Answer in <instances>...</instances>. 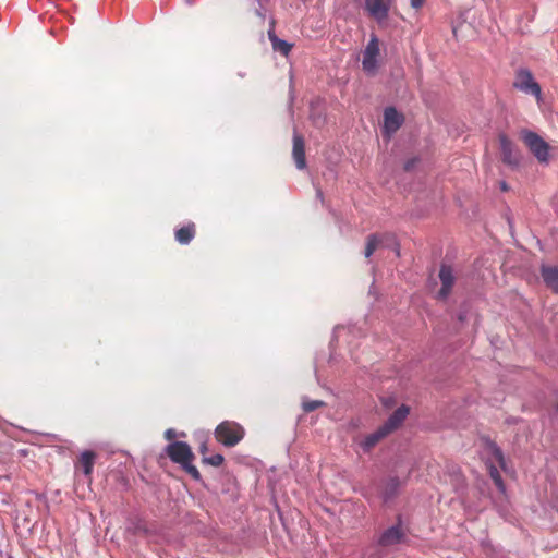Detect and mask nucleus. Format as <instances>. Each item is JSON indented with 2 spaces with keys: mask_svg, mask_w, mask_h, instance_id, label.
<instances>
[{
  "mask_svg": "<svg viewBox=\"0 0 558 558\" xmlns=\"http://www.w3.org/2000/svg\"><path fill=\"white\" fill-rule=\"evenodd\" d=\"M408 414H409L408 407L402 405V407L398 408L395 411V413L389 417L387 423L383 426V428L386 429L387 433H390L391 430L397 428L403 422V420L407 417Z\"/></svg>",
  "mask_w": 558,
  "mask_h": 558,
  "instance_id": "f8f14e48",
  "label": "nucleus"
},
{
  "mask_svg": "<svg viewBox=\"0 0 558 558\" xmlns=\"http://www.w3.org/2000/svg\"><path fill=\"white\" fill-rule=\"evenodd\" d=\"M269 39L272 44L274 50L281 52L283 56H288L291 51L292 45L286 40L279 39L272 33H269Z\"/></svg>",
  "mask_w": 558,
  "mask_h": 558,
  "instance_id": "f3484780",
  "label": "nucleus"
},
{
  "mask_svg": "<svg viewBox=\"0 0 558 558\" xmlns=\"http://www.w3.org/2000/svg\"><path fill=\"white\" fill-rule=\"evenodd\" d=\"M499 143L504 162L511 166H518L521 160V156L513 143L504 135L499 137Z\"/></svg>",
  "mask_w": 558,
  "mask_h": 558,
  "instance_id": "6e6552de",
  "label": "nucleus"
},
{
  "mask_svg": "<svg viewBox=\"0 0 558 558\" xmlns=\"http://www.w3.org/2000/svg\"><path fill=\"white\" fill-rule=\"evenodd\" d=\"M387 430L380 427L375 433L366 436L364 440L361 442V446L364 450H369L373 448L381 438H384L387 435Z\"/></svg>",
  "mask_w": 558,
  "mask_h": 558,
  "instance_id": "4468645a",
  "label": "nucleus"
},
{
  "mask_svg": "<svg viewBox=\"0 0 558 558\" xmlns=\"http://www.w3.org/2000/svg\"><path fill=\"white\" fill-rule=\"evenodd\" d=\"M401 529L399 526H392L383 534L380 542L384 545H392L398 543L401 539Z\"/></svg>",
  "mask_w": 558,
  "mask_h": 558,
  "instance_id": "2eb2a0df",
  "label": "nucleus"
},
{
  "mask_svg": "<svg viewBox=\"0 0 558 558\" xmlns=\"http://www.w3.org/2000/svg\"><path fill=\"white\" fill-rule=\"evenodd\" d=\"M170 459L182 468L195 480L201 478L198 470L192 464L194 454L186 442L175 441L167 447Z\"/></svg>",
  "mask_w": 558,
  "mask_h": 558,
  "instance_id": "f03ea898",
  "label": "nucleus"
},
{
  "mask_svg": "<svg viewBox=\"0 0 558 558\" xmlns=\"http://www.w3.org/2000/svg\"><path fill=\"white\" fill-rule=\"evenodd\" d=\"M204 462H206L210 465H214V466H219L223 462V457L221 454L217 453L211 457L204 458Z\"/></svg>",
  "mask_w": 558,
  "mask_h": 558,
  "instance_id": "aec40b11",
  "label": "nucleus"
},
{
  "mask_svg": "<svg viewBox=\"0 0 558 558\" xmlns=\"http://www.w3.org/2000/svg\"><path fill=\"white\" fill-rule=\"evenodd\" d=\"M95 456L90 451H84L80 457V464L86 475H89L93 471Z\"/></svg>",
  "mask_w": 558,
  "mask_h": 558,
  "instance_id": "a211bd4d",
  "label": "nucleus"
},
{
  "mask_svg": "<svg viewBox=\"0 0 558 558\" xmlns=\"http://www.w3.org/2000/svg\"><path fill=\"white\" fill-rule=\"evenodd\" d=\"M556 508H557V511H558V500H557V502H556Z\"/></svg>",
  "mask_w": 558,
  "mask_h": 558,
  "instance_id": "a878e982",
  "label": "nucleus"
},
{
  "mask_svg": "<svg viewBox=\"0 0 558 558\" xmlns=\"http://www.w3.org/2000/svg\"><path fill=\"white\" fill-rule=\"evenodd\" d=\"M439 279L441 282V288L438 291L437 298L445 300L450 294L454 283V275L451 267L446 265L441 266L439 271Z\"/></svg>",
  "mask_w": 558,
  "mask_h": 558,
  "instance_id": "1a4fd4ad",
  "label": "nucleus"
},
{
  "mask_svg": "<svg viewBox=\"0 0 558 558\" xmlns=\"http://www.w3.org/2000/svg\"><path fill=\"white\" fill-rule=\"evenodd\" d=\"M513 86L520 92L532 95L536 98L537 102L542 101V89L539 84L534 80L533 75L527 70L518 71Z\"/></svg>",
  "mask_w": 558,
  "mask_h": 558,
  "instance_id": "39448f33",
  "label": "nucleus"
},
{
  "mask_svg": "<svg viewBox=\"0 0 558 558\" xmlns=\"http://www.w3.org/2000/svg\"><path fill=\"white\" fill-rule=\"evenodd\" d=\"M380 243L381 240L378 236H369L365 248V257H369Z\"/></svg>",
  "mask_w": 558,
  "mask_h": 558,
  "instance_id": "6ab92c4d",
  "label": "nucleus"
},
{
  "mask_svg": "<svg viewBox=\"0 0 558 558\" xmlns=\"http://www.w3.org/2000/svg\"><path fill=\"white\" fill-rule=\"evenodd\" d=\"M381 44L376 35H371V38L362 52V69L369 75L377 74L381 62Z\"/></svg>",
  "mask_w": 558,
  "mask_h": 558,
  "instance_id": "7ed1b4c3",
  "label": "nucleus"
},
{
  "mask_svg": "<svg viewBox=\"0 0 558 558\" xmlns=\"http://www.w3.org/2000/svg\"><path fill=\"white\" fill-rule=\"evenodd\" d=\"M207 451V447L205 444L201 446V452L204 454Z\"/></svg>",
  "mask_w": 558,
  "mask_h": 558,
  "instance_id": "b1692460",
  "label": "nucleus"
},
{
  "mask_svg": "<svg viewBox=\"0 0 558 558\" xmlns=\"http://www.w3.org/2000/svg\"><path fill=\"white\" fill-rule=\"evenodd\" d=\"M393 0H365V11L367 14L376 20L378 23H383L388 19L390 7Z\"/></svg>",
  "mask_w": 558,
  "mask_h": 558,
  "instance_id": "423d86ee",
  "label": "nucleus"
},
{
  "mask_svg": "<svg viewBox=\"0 0 558 558\" xmlns=\"http://www.w3.org/2000/svg\"><path fill=\"white\" fill-rule=\"evenodd\" d=\"M426 0H411V7L413 9H421Z\"/></svg>",
  "mask_w": 558,
  "mask_h": 558,
  "instance_id": "4be33fe9",
  "label": "nucleus"
},
{
  "mask_svg": "<svg viewBox=\"0 0 558 558\" xmlns=\"http://www.w3.org/2000/svg\"><path fill=\"white\" fill-rule=\"evenodd\" d=\"M215 435L219 442L232 447L243 438L244 430L234 422H222L217 426Z\"/></svg>",
  "mask_w": 558,
  "mask_h": 558,
  "instance_id": "20e7f679",
  "label": "nucleus"
},
{
  "mask_svg": "<svg viewBox=\"0 0 558 558\" xmlns=\"http://www.w3.org/2000/svg\"><path fill=\"white\" fill-rule=\"evenodd\" d=\"M293 159L298 169H304L306 167L305 162V150H304V141L298 134H294L293 137Z\"/></svg>",
  "mask_w": 558,
  "mask_h": 558,
  "instance_id": "9b49d317",
  "label": "nucleus"
},
{
  "mask_svg": "<svg viewBox=\"0 0 558 558\" xmlns=\"http://www.w3.org/2000/svg\"><path fill=\"white\" fill-rule=\"evenodd\" d=\"M521 138L539 163L548 165L550 162L554 147L544 138L535 132L527 130L521 132Z\"/></svg>",
  "mask_w": 558,
  "mask_h": 558,
  "instance_id": "f257e3e1",
  "label": "nucleus"
},
{
  "mask_svg": "<svg viewBox=\"0 0 558 558\" xmlns=\"http://www.w3.org/2000/svg\"><path fill=\"white\" fill-rule=\"evenodd\" d=\"M194 233V225H189L177 230L175 239L181 244H187L193 239Z\"/></svg>",
  "mask_w": 558,
  "mask_h": 558,
  "instance_id": "dca6fc26",
  "label": "nucleus"
},
{
  "mask_svg": "<svg viewBox=\"0 0 558 558\" xmlns=\"http://www.w3.org/2000/svg\"><path fill=\"white\" fill-rule=\"evenodd\" d=\"M403 117L395 108H387L384 113V132L390 136L402 124Z\"/></svg>",
  "mask_w": 558,
  "mask_h": 558,
  "instance_id": "9d476101",
  "label": "nucleus"
},
{
  "mask_svg": "<svg viewBox=\"0 0 558 558\" xmlns=\"http://www.w3.org/2000/svg\"><path fill=\"white\" fill-rule=\"evenodd\" d=\"M322 405H323L322 401H304L303 402V409L306 412L313 411Z\"/></svg>",
  "mask_w": 558,
  "mask_h": 558,
  "instance_id": "412c9836",
  "label": "nucleus"
},
{
  "mask_svg": "<svg viewBox=\"0 0 558 558\" xmlns=\"http://www.w3.org/2000/svg\"><path fill=\"white\" fill-rule=\"evenodd\" d=\"M453 35L458 37V28L456 26L452 27Z\"/></svg>",
  "mask_w": 558,
  "mask_h": 558,
  "instance_id": "393cba45",
  "label": "nucleus"
},
{
  "mask_svg": "<svg viewBox=\"0 0 558 558\" xmlns=\"http://www.w3.org/2000/svg\"><path fill=\"white\" fill-rule=\"evenodd\" d=\"M165 436L168 440H171L175 437V433L173 429L170 428L166 430Z\"/></svg>",
  "mask_w": 558,
  "mask_h": 558,
  "instance_id": "5701e85b",
  "label": "nucleus"
},
{
  "mask_svg": "<svg viewBox=\"0 0 558 558\" xmlns=\"http://www.w3.org/2000/svg\"><path fill=\"white\" fill-rule=\"evenodd\" d=\"M487 452L492 454V460L488 462V469L492 478L500 490H504L502 481L498 472V468L505 466V461L501 451L495 445L487 446Z\"/></svg>",
  "mask_w": 558,
  "mask_h": 558,
  "instance_id": "0eeeda50",
  "label": "nucleus"
},
{
  "mask_svg": "<svg viewBox=\"0 0 558 558\" xmlns=\"http://www.w3.org/2000/svg\"><path fill=\"white\" fill-rule=\"evenodd\" d=\"M542 275L546 284L558 292V269L555 267H543Z\"/></svg>",
  "mask_w": 558,
  "mask_h": 558,
  "instance_id": "ddd939ff",
  "label": "nucleus"
}]
</instances>
